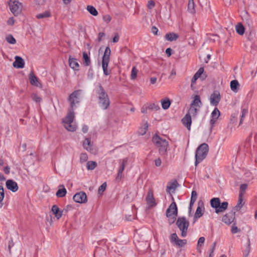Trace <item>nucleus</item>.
<instances>
[{"instance_id": "obj_1", "label": "nucleus", "mask_w": 257, "mask_h": 257, "mask_svg": "<svg viewBox=\"0 0 257 257\" xmlns=\"http://www.w3.org/2000/svg\"><path fill=\"white\" fill-rule=\"evenodd\" d=\"M82 95V90H77L73 92L68 98L70 104V109L69 110L66 116L63 120L64 126L68 131L74 132L76 129V126L73 123L74 118L73 108L76 104H78L80 102Z\"/></svg>"}, {"instance_id": "obj_2", "label": "nucleus", "mask_w": 257, "mask_h": 257, "mask_svg": "<svg viewBox=\"0 0 257 257\" xmlns=\"http://www.w3.org/2000/svg\"><path fill=\"white\" fill-rule=\"evenodd\" d=\"M98 104L103 109H106L110 105V100L107 93L101 85H99L96 90Z\"/></svg>"}, {"instance_id": "obj_3", "label": "nucleus", "mask_w": 257, "mask_h": 257, "mask_svg": "<svg viewBox=\"0 0 257 257\" xmlns=\"http://www.w3.org/2000/svg\"><path fill=\"white\" fill-rule=\"evenodd\" d=\"M208 146L206 143L200 145L197 149L195 154V166H196L207 156L208 152Z\"/></svg>"}, {"instance_id": "obj_4", "label": "nucleus", "mask_w": 257, "mask_h": 257, "mask_svg": "<svg viewBox=\"0 0 257 257\" xmlns=\"http://www.w3.org/2000/svg\"><path fill=\"white\" fill-rule=\"evenodd\" d=\"M152 141L159 148L160 154L162 155H165L168 147V142L165 139H163L157 135L153 137Z\"/></svg>"}, {"instance_id": "obj_5", "label": "nucleus", "mask_w": 257, "mask_h": 257, "mask_svg": "<svg viewBox=\"0 0 257 257\" xmlns=\"http://www.w3.org/2000/svg\"><path fill=\"white\" fill-rule=\"evenodd\" d=\"M210 205L215 209V212L218 214L224 212L227 209L228 203L223 202L221 203L219 198H213L210 200Z\"/></svg>"}, {"instance_id": "obj_6", "label": "nucleus", "mask_w": 257, "mask_h": 257, "mask_svg": "<svg viewBox=\"0 0 257 257\" xmlns=\"http://www.w3.org/2000/svg\"><path fill=\"white\" fill-rule=\"evenodd\" d=\"M176 225L179 229L181 231V236L183 237L187 235L189 221L184 217H179L176 221Z\"/></svg>"}, {"instance_id": "obj_7", "label": "nucleus", "mask_w": 257, "mask_h": 257, "mask_svg": "<svg viewBox=\"0 0 257 257\" xmlns=\"http://www.w3.org/2000/svg\"><path fill=\"white\" fill-rule=\"evenodd\" d=\"M111 50L109 47H107L105 48L102 60V67L104 74L105 75H108L110 74V71L108 70V65L109 62Z\"/></svg>"}, {"instance_id": "obj_8", "label": "nucleus", "mask_w": 257, "mask_h": 257, "mask_svg": "<svg viewBox=\"0 0 257 257\" xmlns=\"http://www.w3.org/2000/svg\"><path fill=\"white\" fill-rule=\"evenodd\" d=\"M177 215V207L175 202H173L166 210V216L169 219L170 224L174 222L176 217Z\"/></svg>"}, {"instance_id": "obj_9", "label": "nucleus", "mask_w": 257, "mask_h": 257, "mask_svg": "<svg viewBox=\"0 0 257 257\" xmlns=\"http://www.w3.org/2000/svg\"><path fill=\"white\" fill-rule=\"evenodd\" d=\"M9 5L11 12L15 16H18L21 12L22 4L18 0H10Z\"/></svg>"}, {"instance_id": "obj_10", "label": "nucleus", "mask_w": 257, "mask_h": 257, "mask_svg": "<svg viewBox=\"0 0 257 257\" xmlns=\"http://www.w3.org/2000/svg\"><path fill=\"white\" fill-rule=\"evenodd\" d=\"M128 158H124L120 161L119 166L117 170V175L115 177V180L117 182H119L122 178V173L124 171V168L127 166L128 163Z\"/></svg>"}, {"instance_id": "obj_11", "label": "nucleus", "mask_w": 257, "mask_h": 257, "mask_svg": "<svg viewBox=\"0 0 257 257\" xmlns=\"http://www.w3.org/2000/svg\"><path fill=\"white\" fill-rule=\"evenodd\" d=\"M220 115V111L217 107H215L211 113V119L210 120V134L212 133V129L214 126V124L216 122Z\"/></svg>"}, {"instance_id": "obj_12", "label": "nucleus", "mask_w": 257, "mask_h": 257, "mask_svg": "<svg viewBox=\"0 0 257 257\" xmlns=\"http://www.w3.org/2000/svg\"><path fill=\"white\" fill-rule=\"evenodd\" d=\"M221 100V95L220 92L218 91H214L211 94L209 98V100L211 105L216 106Z\"/></svg>"}, {"instance_id": "obj_13", "label": "nucleus", "mask_w": 257, "mask_h": 257, "mask_svg": "<svg viewBox=\"0 0 257 257\" xmlns=\"http://www.w3.org/2000/svg\"><path fill=\"white\" fill-rule=\"evenodd\" d=\"M73 200L75 202L79 203H85L87 202V196L85 192H80L73 196Z\"/></svg>"}, {"instance_id": "obj_14", "label": "nucleus", "mask_w": 257, "mask_h": 257, "mask_svg": "<svg viewBox=\"0 0 257 257\" xmlns=\"http://www.w3.org/2000/svg\"><path fill=\"white\" fill-rule=\"evenodd\" d=\"M235 214V213L232 210L222 217V221L227 224L231 223L234 220Z\"/></svg>"}, {"instance_id": "obj_15", "label": "nucleus", "mask_w": 257, "mask_h": 257, "mask_svg": "<svg viewBox=\"0 0 257 257\" xmlns=\"http://www.w3.org/2000/svg\"><path fill=\"white\" fill-rule=\"evenodd\" d=\"M6 185L8 190L13 192H16L18 190L19 187L18 184L13 180H8L6 182Z\"/></svg>"}, {"instance_id": "obj_16", "label": "nucleus", "mask_w": 257, "mask_h": 257, "mask_svg": "<svg viewBox=\"0 0 257 257\" xmlns=\"http://www.w3.org/2000/svg\"><path fill=\"white\" fill-rule=\"evenodd\" d=\"M29 78L30 83L31 85L39 87H42L41 84L39 82L37 77L35 75L33 72H31L29 74Z\"/></svg>"}, {"instance_id": "obj_17", "label": "nucleus", "mask_w": 257, "mask_h": 257, "mask_svg": "<svg viewBox=\"0 0 257 257\" xmlns=\"http://www.w3.org/2000/svg\"><path fill=\"white\" fill-rule=\"evenodd\" d=\"M146 201L149 207H153L156 205L155 199L153 196V191L150 190L146 197Z\"/></svg>"}, {"instance_id": "obj_18", "label": "nucleus", "mask_w": 257, "mask_h": 257, "mask_svg": "<svg viewBox=\"0 0 257 257\" xmlns=\"http://www.w3.org/2000/svg\"><path fill=\"white\" fill-rule=\"evenodd\" d=\"M15 61L14 62L13 65L15 68H23L25 66L24 60L20 56H16Z\"/></svg>"}, {"instance_id": "obj_19", "label": "nucleus", "mask_w": 257, "mask_h": 257, "mask_svg": "<svg viewBox=\"0 0 257 257\" xmlns=\"http://www.w3.org/2000/svg\"><path fill=\"white\" fill-rule=\"evenodd\" d=\"M182 122L187 127L188 130H190L192 119L191 116L189 114H186L185 116L182 119Z\"/></svg>"}, {"instance_id": "obj_20", "label": "nucleus", "mask_w": 257, "mask_h": 257, "mask_svg": "<svg viewBox=\"0 0 257 257\" xmlns=\"http://www.w3.org/2000/svg\"><path fill=\"white\" fill-rule=\"evenodd\" d=\"M193 100L191 103L190 105L200 108L202 103L200 96L198 95H195L193 97Z\"/></svg>"}, {"instance_id": "obj_21", "label": "nucleus", "mask_w": 257, "mask_h": 257, "mask_svg": "<svg viewBox=\"0 0 257 257\" xmlns=\"http://www.w3.org/2000/svg\"><path fill=\"white\" fill-rule=\"evenodd\" d=\"M52 212L55 215L57 219H59L62 216L63 211H60L59 207L56 205H54L51 209Z\"/></svg>"}, {"instance_id": "obj_22", "label": "nucleus", "mask_w": 257, "mask_h": 257, "mask_svg": "<svg viewBox=\"0 0 257 257\" xmlns=\"http://www.w3.org/2000/svg\"><path fill=\"white\" fill-rule=\"evenodd\" d=\"M69 64L70 67L75 71L79 70V64L77 61V60L74 58H72L70 57L69 58Z\"/></svg>"}, {"instance_id": "obj_23", "label": "nucleus", "mask_w": 257, "mask_h": 257, "mask_svg": "<svg viewBox=\"0 0 257 257\" xmlns=\"http://www.w3.org/2000/svg\"><path fill=\"white\" fill-rule=\"evenodd\" d=\"M244 204V202L243 201V197L241 196H238V200L237 204L236 206H235L233 209L232 210L235 213L237 211L240 210V209L243 207Z\"/></svg>"}, {"instance_id": "obj_24", "label": "nucleus", "mask_w": 257, "mask_h": 257, "mask_svg": "<svg viewBox=\"0 0 257 257\" xmlns=\"http://www.w3.org/2000/svg\"><path fill=\"white\" fill-rule=\"evenodd\" d=\"M60 188L56 192V195L57 197L61 198L65 196L67 193V190L63 185H59Z\"/></svg>"}, {"instance_id": "obj_25", "label": "nucleus", "mask_w": 257, "mask_h": 257, "mask_svg": "<svg viewBox=\"0 0 257 257\" xmlns=\"http://www.w3.org/2000/svg\"><path fill=\"white\" fill-rule=\"evenodd\" d=\"M165 38L167 41L172 42L176 41L179 38V35L176 33H169L165 35Z\"/></svg>"}, {"instance_id": "obj_26", "label": "nucleus", "mask_w": 257, "mask_h": 257, "mask_svg": "<svg viewBox=\"0 0 257 257\" xmlns=\"http://www.w3.org/2000/svg\"><path fill=\"white\" fill-rule=\"evenodd\" d=\"M200 108L199 107L190 105L189 109L187 114H189L191 116L192 115L193 117H196L197 113L199 111Z\"/></svg>"}, {"instance_id": "obj_27", "label": "nucleus", "mask_w": 257, "mask_h": 257, "mask_svg": "<svg viewBox=\"0 0 257 257\" xmlns=\"http://www.w3.org/2000/svg\"><path fill=\"white\" fill-rule=\"evenodd\" d=\"M178 184V183L177 181H174L173 182H170L168 184L167 186V192L168 193H170L171 192H173L175 191L177 187V185Z\"/></svg>"}, {"instance_id": "obj_28", "label": "nucleus", "mask_w": 257, "mask_h": 257, "mask_svg": "<svg viewBox=\"0 0 257 257\" xmlns=\"http://www.w3.org/2000/svg\"><path fill=\"white\" fill-rule=\"evenodd\" d=\"M195 7V5L194 0H189L188 4V11L192 14H194L196 13Z\"/></svg>"}, {"instance_id": "obj_29", "label": "nucleus", "mask_w": 257, "mask_h": 257, "mask_svg": "<svg viewBox=\"0 0 257 257\" xmlns=\"http://www.w3.org/2000/svg\"><path fill=\"white\" fill-rule=\"evenodd\" d=\"M239 84L237 80H234L230 82L231 90L234 92H237L239 90Z\"/></svg>"}, {"instance_id": "obj_30", "label": "nucleus", "mask_w": 257, "mask_h": 257, "mask_svg": "<svg viewBox=\"0 0 257 257\" xmlns=\"http://www.w3.org/2000/svg\"><path fill=\"white\" fill-rule=\"evenodd\" d=\"M236 33L239 35H243L244 33L245 29L241 23H238L235 26Z\"/></svg>"}, {"instance_id": "obj_31", "label": "nucleus", "mask_w": 257, "mask_h": 257, "mask_svg": "<svg viewBox=\"0 0 257 257\" xmlns=\"http://www.w3.org/2000/svg\"><path fill=\"white\" fill-rule=\"evenodd\" d=\"M161 102L162 104V107L164 109H168L171 105V101L167 97L163 99H162L161 100Z\"/></svg>"}, {"instance_id": "obj_32", "label": "nucleus", "mask_w": 257, "mask_h": 257, "mask_svg": "<svg viewBox=\"0 0 257 257\" xmlns=\"http://www.w3.org/2000/svg\"><path fill=\"white\" fill-rule=\"evenodd\" d=\"M148 128V124L147 121L144 122L142 126L140 127L138 131V133L140 135H144L146 133Z\"/></svg>"}, {"instance_id": "obj_33", "label": "nucleus", "mask_w": 257, "mask_h": 257, "mask_svg": "<svg viewBox=\"0 0 257 257\" xmlns=\"http://www.w3.org/2000/svg\"><path fill=\"white\" fill-rule=\"evenodd\" d=\"M83 147L88 151H91V140L89 138H86L83 142Z\"/></svg>"}, {"instance_id": "obj_34", "label": "nucleus", "mask_w": 257, "mask_h": 257, "mask_svg": "<svg viewBox=\"0 0 257 257\" xmlns=\"http://www.w3.org/2000/svg\"><path fill=\"white\" fill-rule=\"evenodd\" d=\"M86 10L88 12L93 16H96L98 15V12L96 9L92 6H87Z\"/></svg>"}, {"instance_id": "obj_35", "label": "nucleus", "mask_w": 257, "mask_h": 257, "mask_svg": "<svg viewBox=\"0 0 257 257\" xmlns=\"http://www.w3.org/2000/svg\"><path fill=\"white\" fill-rule=\"evenodd\" d=\"M83 64L85 66H89L91 63L90 57L86 52L83 53Z\"/></svg>"}, {"instance_id": "obj_36", "label": "nucleus", "mask_w": 257, "mask_h": 257, "mask_svg": "<svg viewBox=\"0 0 257 257\" xmlns=\"http://www.w3.org/2000/svg\"><path fill=\"white\" fill-rule=\"evenodd\" d=\"M51 16V13L49 11L45 12L44 13L39 14L36 15V17L38 19L49 18Z\"/></svg>"}, {"instance_id": "obj_37", "label": "nucleus", "mask_w": 257, "mask_h": 257, "mask_svg": "<svg viewBox=\"0 0 257 257\" xmlns=\"http://www.w3.org/2000/svg\"><path fill=\"white\" fill-rule=\"evenodd\" d=\"M97 166V163L94 161H88L86 164L87 169L89 170H94Z\"/></svg>"}, {"instance_id": "obj_38", "label": "nucleus", "mask_w": 257, "mask_h": 257, "mask_svg": "<svg viewBox=\"0 0 257 257\" xmlns=\"http://www.w3.org/2000/svg\"><path fill=\"white\" fill-rule=\"evenodd\" d=\"M247 188V185L246 184H241L240 186L239 196L243 197Z\"/></svg>"}, {"instance_id": "obj_39", "label": "nucleus", "mask_w": 257, "mask_h": 257, "mask_svg": "<svg viewBox=\"0 0 257 257\" xmlns=\"http://www.w3.org/2000/svg\"><path fill=\"white\" fill-rule=\"evenodd\" d=\"M204 241L205 238L204 237H200L198 240L197 249L200 252L201 251L200 247L203 245Z\"/></svg>"}, {"instance_id": "obj_40", "label": "nucleus", "mask_w": 257, "mask_h": 257, "mask_svg": "<svg viewBox=\"0 0 257 257\" xmlns=\"http://www.w3.org/2000/svg\"><path fill=\"white\" fill-rule=\"evenodd\" d=\"M202 211V208L200 206H198L194 215L195 219L200 218L203 215Z\"/></svg>"}, {"instance_id": "obj_41", "label": "nucleus", "mask_w": 257, "mask_h": 257, "mask_svg": "<svg viewBox=\"0 0 257 257\" xmlns=\"http://www.w3.org/2000/svg\"><path fill=\"white\" fill-rule=\"evenodd\" d=\"M148 107L149 109L155 111H157L160 108L159 105L155 103H150L148 104Z\"/></svg>"}, {"instance_id": "obj_42", "label": "nucleus", "mask_w": 257, "mask_h": 257, "mask_svg": "<svg viewBox=\"0 0 257 257\" xmlns=\"http://www.w3.org/2000/svg\"><path fill=\"white\" fill-rule=\"evenodd\" d=\"M138 70H137L136 67H134L132 68L131 78L132 79H135L137 77Z\"/></svg>"}, {"instance_id": "obj_43", "label": "nucleus", "mask_w": 257, "mask_h": 257, "mask_svg": "<svg viewBox=\"0 0 257 257\" xmlns=\"http://www.w3.org/2000/svg\"><path fill=\"white\" fill-rule=\"evenodd\" d=\"M7 41L11 44H15L16 43V40L12 35H9L6 37Z\"/></svg>"}, {"instance_id": "obj_44", "label": "nucleus", "mask_w": 257, "mask_h": 257, "mask_svg": "<svg viewBox=\"0 0 257 257\" xmlns=\"http://www.w3.org/2000/svg\"><path fill=\"white\" fill-rule=\"evenodd\" d=\"M88 159L87 155L86 153H81L80 156V163H83L85 162Z\"/></svg>"}, {"instance_id": "obj_45", "label": "nucleus", "mask_w": 257, "mask_h": 257, "mask_svg": "<svg viewBox=\"0 0 257 257\" xmlns=\"http://www.w3.org/2000/svg\"><path fill=\"white\" fill-rule=\"evenodd\" d=\"M106 183H103L98 188V193L101 194L102 192L106 189Z\"/></svg>"}, {"instance_id": "obj_46", "label": "nucleus", "mask_w": 257, "mask_h": 257, "mask_svg": "<svg viewBox=\"0 0 257 257\" xmlns=\"http://www.w3.org/2000/svg\"><path fill=\"white\" fill-rule=\"evenodd\" d=\"M186 243V239H180L179 238L177 240V241L175 242V244L179 246H183Z\"/></svg>"}, {"instance_id": "obj_47", "label": "nucleus", "mask_w": 257, "mask_h": 257, "mask_svg": "<svg viewBox=\"0 0 257 257\" xmlns=\"http://www.w3.org/2000/svg\"><path fill=\"white\" fill-rule=\"evenodd\" d=\"M204 72V68L203 67L200 68L196 72V73L194 75L195 77H197L198 79L201 76V74Z\"/></svg>"}, {"instance_id": "obj_48", "label": "nucleus", "mask_w": 257, "mask_h": 257, "mask_svg": "<svg viewBox=\"0 0 257 257\" xmlns=\"http://www.w3.org/2000/svg\"><path fill=\"white\" fill-rule=\"evenodd\" d=\"M248 113V109L246 108H243L242 110V114L241 116V118L240 120V124L242 123L243 121V119L244 117Z\"/></svg>"}, {"instance_id": "obj_49", "label": "nucleus", "mask_w": 257, "mask_h": 257, "mask_svg": "<svg viewBox=\"0 0 257 257\" xmlns=\"http://www.w3.org/2000/svg\"><path fill=\"white\" fill-rule=\"evenodd\" d=\"M5 196L4 190L3 186H0V203L3 201Z\"/></svg>"}, {"instance_id": "obj_50", "label": "nucleus", "mask_w": 257, "mask_h": 257, "mask_svg": "<svg viewBox=\"0 0 257 257\" xmlns=\"http://www.w3.org/2000/svg\"><path fill=\"white\" fill-rule=\"evenodd\" d=\"M32 98L36 102H40L42 100V98L40 97L34 93L32 94Z\"/></svg>"}, {"instance_id": "obj_51", "label": "nucleus", "mask_w": 257, "mask_h": 257, "mask_svg": "<svg viewBox=\"0 0 257 257\" xmlns=\"http://www.w3.org/2000/svg\"><path fill=\"white\" fill-rule=\"evenodd\" d=\"M178 239V237L176 233L172 234L170 238V240L171 242H175Z\"/></svg>"}, {"instance_id": "obj_52", "label": "nucleus", "mask_w": 257, "mask_h": 257, "mask_svg": "<svg viewBox=\"0 0 257 257\" xmlns=\"http://www.w3.org/2000/svg\"><path fill=\"white\" fill-rule=\"evenodd\" d=\"M240 230L238 228V227L233 224L231 226V232L233 234L239 232Z\"/></svg>"}, {"instance_id": "obj_53", "label": "nucleus", "mask_w": 257, "mask_h": 257, "mask_svg": "<svg viewBox=\"0 0 257 257\" xmlns=\"http://www.w3.org/2000/svg\"><path fill=\"white\" fill-rule=\"evenodd\" d=\"M111 20V17L109 15H106L103 16V20L106 23H109Z\"/></svg>"}, {"instance_id": "obj_54", "label": "nucleus", "mask_w": 257, "mask_h": 257, "mask_svg": "<svg viewBox=\"0 0 257 257\" xmlns=\"http://www.w3.org/2000/svg\"><path fill=\"white\" fill-rule=\"evenodd\" d=\"M248 243L247 248L244 250V253H245V255L246 256H247V255L249 253L250 249V239H248Z\"/></svg>"}, {"instance_id": "obj_55", "label": "nucleus", "mask_w": 257, "mask_h": 257, "mask_svg": "<svg viewBox=\"0 0 257 257\" xmlns=\"http://www.w3.org/2000/svg\"><path fill=\"white\" fill-rule=\"evenodd\" d=\"M197 79H198V78L197 77H195V76H193V77L191 80V88L192 90L194 89L193 85H194V84L195 83V82Z\"/></svg>"}, {"instance_id": "obj_56", "label": "nucleus", "mask_w": 257, "mask_h": 257, "mask_svg": "<svg viewBox=\"0 0 257 257\" xmlns=\"http://www.w3.org/2000/svg\"><path fill=\"white\" fill-rule=\"evenodd\" d=\"M15 23V20L14 18L11 17L9 19V20L7 21V24L9 25L13 26Z\"/></svg>"}, {"instance_id": "obj_57", "label": "nucleus", "mask_w": 257, "mask_h": 257, "mask_svg": "<svg viewBox=\"0 0 257 257\" xmlns=\"http://www.w3.org/2000/svg\"><path fill=\"white\" fill-rule=\"evenodd\" d=\"M119 36L118 33H115L114 37L113 38L112 41L113 43H116L119 41Z\"/></svg>"}, {"instance_id": "obj_58", "label": "nucleus", "mask_w": 257, "mask_h": 257, "mask_svg": "<svg viewBox=\"0 0 257 257\" xmlns=\"http://www.w3.org/2000/svg\"><path fill=\"white\" fill-rule=\"evenodd\" d=\"M155 6V3L153 1H150L148 3V8L150 9H152Z\"/></svg>"}, {"instance_id": "obj_59", "label": "nucleus", "mask_w": 257, "mask_h": 257, "mask_svg": "<svg viewBox=\"0 0 257 257\" xmlns=\"http://www.w3.org/2000/svg\"><path fill=\"white\" fill-rule=\"evenodd\" d=\"M197 197V192L195 191H193L191 193V199H194V200H196Z\"/></svg>"}, {"instance_id": "obj_60", "label": "nucleus", "mask_w": 257, "mask_h": 257, "mask_svg": "<svg viewBox=\"0 0 257 257\" xmlns=\"http://www.w3.org/2000/svg\"><path fill=\"white\" fill-rule=\"evenodd\" d=\"M216 245V242H214L213 244L212 247L211 248L210 254H209V257H212V255L214 252Z\"/></svg>"}, {"instance_id": "obj_61", "label": "nucleus", "mask_w": 257, "mask_h": 257, "mask_svg": "<svg viewBox=\"0 0 257 257\" xmlns=\"http://www.w3.org/2000/svg\"><path fill=\"white\" fill-rule=\"evenodd\" d=\"M165 52L167 56L170 57L172 55V49L170 48H168L166 50Z\"/></svg>"}, {"instance_id": "obj_62", "label": "nucleus", "mask_w": 257, "mask_h": 257, "mask_svg": "<svg viewBox=\"0 0 257 257\" xmlns=\"http://www.w3.org/2000/svg\"><path fill=\"white\" fill-rule=\"evenodd\" d=\"M155 165L157 167L160 166L161 165V163H162L161 160L159 158H158L157 159H156L155 161Z\"/></svg>"}, {"instance_id": "obj_63", "label": "nucleus", "mask_w": 257, "mask_h": 257, "mask_svg": "<svg viewBox=\"0 0 257 257\" xmlns=\"http://www.w3.org/2000/svg\"><path fill=\"white\" fill-rule=\"evenodd\" d=\"M3 170L6 174H9L10 172V167L7 166L4 168Z\"/></svg>"}, {"instance_id": "obj_64", "label": "nucleus", "mask_w": 257, "mask_h": 257, "mask_svg": "<svg viewBox=\"0 0 257 257\" xmlns=\"http://www.w3.org/2000/svg\"><path fill=\"white\" fill-rule=\"evenodd\" d=\"M148 109H149L148 106H144L141 108V112L143 113H147Z\"/></svg>"}]
</instances>
